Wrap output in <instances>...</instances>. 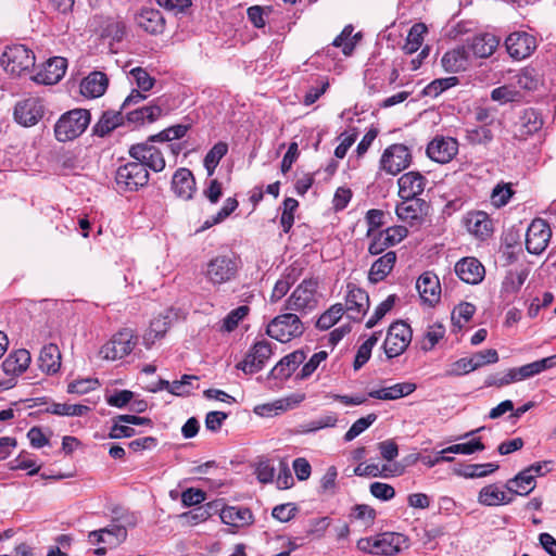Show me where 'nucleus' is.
Returning <instances> with one entry per match:
<instances>
[{
	"label": "nucleus",
	"instance_id": "412c9836",
	"mask_svg": "<svg viewBox=\"0 0 556 556\" xmlns=\"http://www.w3.org/2000/svg\"><path fill=\"white\" fill-rule=\"evenodd\" d=\"M91 544L104 543L109 546H118L127 539V529L124 526L113 525L94 530L88 534Z\"/></svg>",
	"mask_w": 556,
	"mask_h": 556
},
{
	"label": "nucleus",
	"instance_id": "09e8293b",
	"mask_svg": "<svg viewBox=\"0 0 556 556\" xmlns=\"http://www.w3.org/2000/svg\"><path fill=\"white\" fill-rule=\"evenodd\" d=\"M491 99L501 104H506L508 102L518 101L520 99V92L515 89L513 84L504 85L491 91Z\"/></svg>",
	"mask_w": 556,
	"mask_h": 556
},
{
	"label": "nucleus",
	"instance_id": "393cba45",
	"mask_svg": "<svg viewBox=\"0 0 556 556\" xmlns=\"http://www.w3.org/2000/svg\"><path fill=\"white\" fill-rule=\"evenodd\" d=\"M109 85L106 75L102 72H92L85 77L80 83V93L87 98H99L101 97Z\"/></svg>",
	"mask_w": 556,
	"mask_h": 556
},
{
	"label": "nucleus",
	"instance_id": "a878e982",
	"mask_svg": "<svg viewBox=\"0 0 556 556\" xmlns=\"http://www.w3.org/2000/svg\"><path fill=\"white\" fill-rule=\"evenodd\" d=\"M467 230L478 238L484 239L492 233V222L489 215L482 211L471 212L466 216Z\"/></svg>",
	"mask_w": 556,
	"mask_h": 556
},
{
	"label": "nucleus",
	"instance_id": "f8f14e48",
	"mask_svg": "<svg viewBox=\"0 0 556 556\" xmlns=\"http://www.w3.org/2000/svg\"><path fill=\"white\" fill-rule=\"evenodd\" d=\"M412 161L408 148L402 143H395L387 148L381 156V168L391 175H396L405 169Z\"/></svg>",
	"mask_w": 556,
	"mask_h": 556
},
{
	"label": "nucleus",
	"instance_id": "0eeeda50",
	"mask_svg": "<svg viewBox=\"0 0 556 556\" xmlns=\"http://www.w3.org/2000/svg\"><path fill=\"white\" fill-rule=\"evenodd\" d=\"M412 341L410 327L402 321L393 323L388 330L383 349L388 358H393L401 355L409 345Z\"/></svg>",
	"mask_w": 556,
	"mask_h": 556
},
{
	"label": "nucleus",
	"instance_id": "680f3d73",
	"mask_svg": "<svg viewBox=\"0 0 556 556\" xmlns=\"http://www.w3.org/2000/svg\"><path fill=\"white\" fill-rule=\"evenodd\" d=\"M498 469L497 464H475L466 466L463 475L466 478H482Z\"/></svg>",
	"mask_w": 556,
	"mask_h": 556
},
{
	"label": "nucleus",
	"instance_id": "f257e3e1",
	"mask_svg": "<svg viewBox=\"0 0 556 556\" xmlns=\"http://www.w3.org/2000/svg\"><path fill=\"white\" fill-rule=\"evenodd\" d=\"M90 123V113L85 109L71 110L58 119L54 126L55 138L60 142L71 141L80 136Z\"/></svg>",
	"mask_w": 556,
	"mask_h": 556
},
{
	"label": "nucleus",
	"instance_id": "2f4dec72",
	"mask_svg": "<svg viewBox=\"0 0 556 556\" xmlns=\"http://www.w3.org/2000/svg\"><path fill=\"white\" fill-rule=\"evenodd\" d=\"M396 262V254L393 251L387 252L374 262L369 269L368 279L370 282L377 283L382 281L393 269Z\"/></svg>",
	"mask_w": 556,
	"mask_h": 556
},
{
	"label": "nucleus",
	"instance_id": "6e6552de",
	"mask_svg": "<svg viewBox=\"0 0 556 556\" xmlns=\"http://www.w3.org/2000/svg\"><path fill=\"white\" fill-rule=\"evenodd\" d=\"M552 237L548 223L543 218H534L526 233V249L530 254L539 255L545 251Z\"/></svg>",
	"mask_w": 556,
	"mask_h": 556
},
{
	"label": "nucleus",
	"instance_id": "bf43d9fd",
	"mask_svg": "<svg viewBox=\"0 0 556 556\" xmlns=\"http://www.w3.org/2000/svg\"><path fill=\"white\" fill-rule=\"evenodd\" d=\"M396 296L394 294L389 295L383 302H381L375 309L374 315L367 320L366 328L370 329L375 327L384 316L391 311L395 303Z\"/></svg>",
	"mask_w": 556,
	"mask_h": 556
},
{
	"label": "nucleus",
	"instance_id": "a19ab883",
	"mask_svg": "<svg viewBox=\"0 0 556 556\" xmlns=\"http://www.w3.org/2000/svg\"><path fill=\"white\" fill-rule=\"evenodd\" d=\"M228 152V144L219 141L213 146V148L206 153L204 157V167L207 170V175L212 176L217 167L219 161Z\"/></svg>",
	"mask_w": 556,
	"mask_h": 556
},
{
	"label": "nucleus",
	"instance_id": "9d476101",
	"mask_svg": "<svg viewBox=\"0 0 556 556\" xmlns=\"http://www.w3.org/2000/svg\"><path fill=\"white\" fill-rule=\"evenodd\" d=\"M129 155L142 163L144 168H150L154 172H162L165 168V159L163 153L154 144L144 141L132 144L129 148Z\"/></svg>",
	"mask_w": 556,
	"mask_h": 556
},
{
	"label": "nucleus",
	"instance_id": "49530a36",
	"mask_svg": "<svg viewBox=\"0 0 556 556\" xmlns=\"http://www.w3.org/2000/svg\"><path fill=\"white\" fill-rule=\"evenodd\" d=\"M378 342V333H372L357 350L354 359V369L362 368L370 358L371 350Z\"/></svg>",
	"mask_w": 556,
	"mask_h": 556
},
{
	"label": "nucleus",
	"instance_id": "6e6d98bb",
	"mask_svg": "<svg viewBox=\"0 0 556 556\" xmlns=\"http://www.w3.org/2000/svg\"><path fill=\"white\" fill-rule=\"evenodd\" d=\"M338 422V416L334 413L327 414L302 426V433L315 432L324 428H332Z\"/></svg>",
	"mask_w": 556,
	"mask_h": 556
},
{
	"label": "nucleus",
	"instance_id": "79ce46f5",
	"mask_svg": "<svg viewBox=\"0 0 556 556\" xmlns=\"http://www.w3.org/2000/svg\"><path fill=\"white\" fill-rule=\"evenodd\" d=\"M163 111L159 105H148L127 113V119L132 123L148 121L150 123L156 121Z\"/></svg>",
	"mask_w": 556,
	"mask_h": 556
},
{
	"label": "nucleus",
	"instance_id": "5fc2aeb1",
	"mask_svg": "<svg viewBox=\"0 0 556 556\" xmlns=\"http://www.w3.org/2000/svg\"><path fill=\"white\" fill-rule=\"evenodd\" d=\"M476 312V306L468 302H463L458 304L452 312V321L454 326H457L459 329L463 327L465 323H468Z\"/></svg>",
	"mask_w": 556,
	"mask_h": 556
},
{
	"label": "nucleus",
	"instance_id": "338daca9",
	"mask_svg": "<svg viewBox=\"0 0 556 556\" xmlns=\"http://www.w3.org/2000/svg\"><path fill=\"white\" fill-rule=\"evenodd\" d=\"M130 75L135 78L138 88L141 91H149L153 88L155 79L142 67H135L130 71Z\"/></svg>",
	"mask_w": 556,
	"mask_h": 556
},
{
	"label": "nucleus",
	"instance_id": "39448f33",
	"mask_svg": "<svg viewBox=\"0 0 556 556\" xmlns=\"http://www.w3.org/2000/svg\"><path fill=\"white\" fill-rule=\"evenodd\" d=\"M149 181V172L138 161L129 162L117 168L115 182L121 191H137Z\"/></svg>",
	"mask_w": 556,
	"mask_h": 556
},
{
	"label": "nucleus",
	"instance_id": "ea45409f",
	"mask_svg": "<svg viewBox=\"0 0 556 556\" xmlns=\"http://www.w3.org/2000/svg\"><path fill=\"white\" fill-rule=\"evenodd\" d=\"M400 536L394 535L393 533H383L382 535L375 538L374 546L376 547L374 551V555H387L391 556L400 552V546L396 541H399Z\"/></svg>",
	"mask_w": 556,
	"mask_h": 556
},
{
	"label": "nucleus",
	"instance_id": "a211bd4d",
	"mask_svg": "<svg viewBox=\"0 0 556 556\" xmlns=\"http://www.w3.org/2000/svg\"><path fill=\"white\" fill-rule=\"evenodd\" d=\"M397 185L400 198L413 200L424 192L426 178L418 172H408L399 178Z\"/></svg>",
	"mask_w": 556,
	"mask_h": 556
},
{
	"label": "nucleus",
	"instance_id": "5701e85b",
	"mask_svg": "<svg viewBox=\"0 0 556 556\" xmlns=\"http://www.w3.org/2000/svg\"><path fill=\"white\" fill-rule=\"evenodd\" d=\"M509 55L516 60L528 58L536 48V37H505Z\"/></svg>",
	"mask_w": 556,
	"mask_h": 556
},
{
	"label": "nucleus",
	"instance_id": "b1692460",
	"mask_svg": "<svg viewBox=\"0 0 556 556\" xmlns=\"http://www.w3.org/2000/svg\"><path fill=\"white\" fill-rule=\"evenodd\" d=\"M89 31L98 35H118L125 33L123 21L111 16L96 15L88 23Z\"/></svg>",
	"mask_w": 556,
	"mask_h": 556
},
{
	"label": "nucleus",
	"instance_id": "f3484780",
	"mask_svg": "<svg viewBox=\"0 0 556 556\" xmlns=\"http://www.w3.org/2000/svg\"><path fill=\"white\" fill-rule=\"evenodd\" d=\"M416 288L419 292L421 301L425 304L434 306L437 303H439L441 298V286L435 274L426 271L420 275L417 279Z\"/></svg>",
	"mask_w": 556,
	"mask_h": 556
},
{
	"label": "nucleus",
	"instance_id": "4d7b16f0",
	"mask_svg": "<svg viewBox=\"0 0 556 556\" xmlns=\"http://www.w3.org/2000/svg\"><path fill=\"white\" fill-rule=\"evenodd\" d=\"M299 206V202L293 198H286L283 201V210L280 217V224L283 232H289L294 223V212Z\"/></svg>",
	"mask_w": 556,
	"mask_h": 556
},
{
	"label": "nucleus",
	"instance_id": "c85d7f7f",
	"mask_svg": "<svg viewBox=\"0 0 556 556\" xmlns=\"http://www.w3.org/2000/svg\"><path fill=\"white\" fill-rule=\"evenodd\" d=\"M30 361V353L25 349H21L9 354L1 366L7 375L18 376L28 368Z\"/></svg>",
	"mask_w": 556,
	"mask_h": 556
},
{
	"label": "nucleus",
	"instance_id": "c756f323",
	"mask_svg": "<svg viewBox=\"0 0 556 556\" xmlns=\"http://www.w3.org/2000/svg\"><path fill=\"white\" fill-rule=\"evenodd\" d=\"M39 368L49 375L55 374L61 367V352L58 345L50 343L45 345L38 358Z\"/></svg>",
	"mask_w": 556,
	"mask_h": 556
},
{
	"label": "nucleus",
	"instance_id": "e2e57ef3",
	"mask_svg": "<svg viewBox=\"0 0 556 556\" xmlns=\"http://www.w3.org/2000/svg\"><path fill=\"white\" fill-rule=\"evenodd\" d=\"M476 370L471 357H463L452 363L450 368L445 371L447 377H457L469 374Z\"/></svg>",
	"mask_w": 556,
	"mask_h": 556
},
{
	"label": "nucleus",
	"instance_id": "ddd939ff",
	"mask_svg": "<svg viewBox=\"0 0 556 556\" xmlns=\"http://www.w3.org/2000/svg\"><path fill=\"white\" fill-rule=\"evenodd\" d=\"M43 116V105L38 98H28L16 103L14 119L22 126L36 125Z\"/></svg>",
	"mask_w": 556,
	"mask_h": 556
},
{
	"label": "nucleus",
	"instance_id": "423d86ee",
	"mask_svg": "<svg viewBox=\"0 0 556 556\" xmlns=\"http://www.w3.org/2000/svg\"><path fill=\"white\" fill-rule=\"evenodd\" d=\"M317 279H304L287 299L285 308L287 311L305 312L314 309L317 304Z\"/></svg>",
	"mask_w": 556,
	"mask_h": 556
},
{
	"label": "nucleus",
	"instance_id": "20e7f679",
	"mask_svg": "<svg viewBox=\"0 0 556 556\" xmlns=\"http://www.w3.org/2000/svg\"><path fill=\"white\" fill-rule=\"evenodd\" d=\"M1 63L5 72L21 76L34 67L35 54L24 45H14L2 53Z\"/></svg>",
	"mask_w": 556,
	"mask_h": 556
},
{
	"label": "nucleus",
	"instance_id": "e433bc0d",
	"mask_svg": "<svg viewBox=\"0 0 556 556\" xmlns=\"http://www.w3.org/2000/svg\"><path fill=\"white\" fill-rule=\"evenodd\" d=\"M542 125L543 121L539 112L532 108L526 109L522 111L518 122L519 136L525 137L532 135L539 131Z\"/></svg>",
	"mask_w": 556,
	"mask_h": 556
},
{
	"label": "nucleus",
	"instance_id": "13d9d810",
	"mask_svg": "<svg viewBox=\"0 0 556 556\" xmlns=\"http://www.w3.org/2000/svg\"><path fill=\"white\" fill-rule=\"evenodd\" d=\"M458 84L456 76L439 78L431 81L425 89V93L430 97H438L446 89L454 87Z\"/></svg>",
	"mask_w": 556,
	"mask_h": 556
},
{
	"label": "nucleus",
	"instance_id": "052dcab7",
	"mask_svg": "<svg viewBox=\"0 0 556 556\" xmlns=\"http://www.w3.org/2000/svg\"><path fill=\"white\" fill-rule=\"evenodd\" d=\"M198 377L193 375H184L180 380L172 382L170 393L177 396L189 395L193 389V382L198 381Z\"/></svg>",
	"mask_w": 556,
	"mask_h": 556
},
{
	"label": "nucleus",
	"instance_id": "a18cd8bd",
	"mask_svg": "<svg viewBox=\"0 0 556 556\" xmlns=\"http://www.w3.org/2000/svg\"><path fill=\"white\" fill-rule=\"evenodd\" d=\"M445 328L440 323L430 325L425 333V338L421 342V350L425 352L431 351L435 344L444 337Z\"/></svg>",
	"mask_w": 556,
	"mask_h": 556
},
{
	"label": "nucleus",
	"instance_id": "cd10ccee",
	"mask_svg": "<svg viewBox=\"0 0 556 556\" xmlns=\"http://www.w3.org/2000/svg\"><path fill=\"white\" fill-rule=\"evenodd\" d=\"M219 517L224 523L236 528L249 526L253 522V515L247 507H223Z\"/></svg>",
	"mask_w": 556,
	"mask_h": 556
},
{
	"label": "nucleus",
	"instance_id": "c9c22d12",
	"mask_svg": "<svg viewBox=\"0 0 556 556\" xmlns=\"http://www.w3.org/2000/svg\"><path fill=\"white\" fill-rule=\"evenodd\" d=\"M498 37H471L466 50L478 58H488L497 48Z\"/></svg>",
	"mask_w": 556,
	"mask_h": 556
},
{
	"label": "nucleus",
	"instance_id": "3c124183",
	"mask_svg": "<svg viewBox=\"0 0 556 556\" xmlns=\"http://www.w3.org/2000/svg\"><path fill=\"white\" fill-rule=\"evenodd\" d=\"M485 448L484 444L481 442L479 438L472 439L469 442L466 443H458L453 444L444 450H442L439 454H446V453H453V454H464V455H470L479 451H483Z\"/></svg>",
	"mask_w": 556,
	"mask_h": 556
},
{
	"label": "nucleus",
	"instance_id": "f704fd0d",
	"mask_svg": "<svg viewBox=\"0 0 556 556\" xmlns=\"http://www.w3.org/2000/svg\"><path fill=\"white\" fill-rule=\"evenodd\" d=\"M478 502L484 506H497L511 503L513 497L507 496L496 484H489L480 490Z\"/></svg>",
	"mask_w": 556,
	"mask_h": 556
},
{
	"label": "nucleus",
	"instance_id": "603ef678",
	"mask_svg": "<svg viewBox=\"0 0 556 556\" xmlns=\"http://www.w3.org/2000/svg\"><path fill=\"white\" fill-rule=\"evenodd\" d=\"M218 504L215 502L207 503L204 506L197 507L190 511L184 513L181 518L187 519L191 523H198L200 521H205L208 519L213 511H216Z\"/></svg>",
	"mask_w": 556,
	"mask_h": 556
},
{
	"label": "nucleus",
	"instance_id": "de8ad7c7",
	"mask_svg": "<svg viewBox=\"0 0 556 556\" xmlns=\"http://www.w3.org/2000/svg\"><path fill=\"white\" fill-rule=\"evenodd\" d=\"M123 119L122 113H104L98 124L94 126V132L101 137L116 128Z\"/></svg>",
	"mask_w": 556,
	"mask_h": 556
},
{
	"label": "nucleus",
	"instance_id": "69168bd1",
	"mask_svg": "<svg viewBox=\"0 0 556 556\" xmlns=\"http://www.w3.org/2000/svg\"><path fill=\"white\" fill-rule=\"evenodd\" d=\"M249 313V307L245 305L232 309L224 319L223 328L230 332L235 330L240 320H242Z\"/></svg>",
	"mask_w": 556,
	"mask_h": 556
},
{
	"label": "nucleus",
	"instance_id": "72a5a7b5",
	"mask_svg": "<svg viewBox=\"0 0 556 556\" xmlns=\"http://www.w3.org/2000/svg\"><path fill=\"white\" fill-rule=\"evenodd\" d=\"M505 488L511 494L527 496L535 488L534 475L522 470L514 478L507 480Z\"/></svg>",
	"mask_w": 556,
	"mask_h": 556
},
{
	"label": "nucleus",
	"instance_id": "bb28decb",
	"mask_svg": "<svg viewBox=\"0 0 556 556\" xmlns=\"http://www.w3.org/2000/svg\"><path fill=\"white\" fill-rule=\"evenodd\" d=\"M137 24L149 35H160L164 31V18L157 10H142L137 16Z\"/></svg>",
	"mask_w": 556,
	"mask_h": 556
},
{
	"label": "nucleus",
	"instance_id": "774afa93",
	"mask_svg": "<svg viewBox=\"0 0 556 556\" xmlns=\"http://www.w3.org/2000/svg\"><path fill=\"white\" fill-rule=\"evenodd\" d=\"M328 354L326 351L315 353L307 363L304 364L301 371L298 375L299 379L308 378L319 366L321 362L327 358Z\"/></svg>",
	"mask_w": 556,
	"mask_h": 556
},
{
	"label": "nucleus",
	"instance_id": "8fccbe9b",
	"mask_svg": "<svg viewBox=\"0 0 556 556\" xmlns=\"http://www.w3.org/2000/svg\"><path fill=\"white\" fill-rule=\"evenodd\" d=\"M528 275L527 269L508 271L503 281V290L508 293H516L525 283Z\"/></svg>",
	"mask_w": 556,
	"mask_h": 556
},
{
	"label": "nucleus",
	"instance_id": "473e14b6",
	"mask_svg": "<svg viewBox=\"0 0 556 556\" xmlns=\"http://www.w3.org/2000/svg\"><path fill=\"white\" fill-rule=\"evenodd\" d=\"M468 51L465 47H462L447 51L443 55L441 62L446 72L459 73L466 71L468 66Z\"/></svg>",
	"mask_w": 556,
	"mask_h": 556
},
{
	"label": "nucleus",
	"instance_id": "9b49d317",
	"mask_svg": "<svg viewBox=\"0 0 556 556\" xmlns=\"http://www.w3.org/2000/svg\"><path fill=\"white\" fill-rule=\"evenodd\" d=\"M273 354V345L266 340L256 342L247 353L244 359L237 365L245 374L260 371Z\"/></svg>",
	"mask_w": 556,
	"mask_h": 556
},
{
	"label": "nucleus",
	"instance_id": "864d4df0",
	"mask_svg": "<svg viewBox=\"0 0 556 556\" xmlns=\"http://www.w3.org/2000/svg\"><path fill=\"white\" fill-rule=\"evenodd\" d=\"M377 420V415L371 413L365 417H362L353 422L350 429L344 434V441L350 442L354 440L356 437L362 434L366 429H368L375 421Z\"/></svg>",
	"mask_w": 556,
	"mask_h": 556
},
{
	"label": "nucleus",
	"instance_id": "dca6fc26",
	"mask_svg": "<svg viewBox=\"0 0 556 556\" xmlns=\"http://www.w3.org/2000/svg\"><path fill=\"white\" fill-rule=\"evenodd\" d=\"M458 278L468 285L480 283L485 276V268L476 257H463L455 264Z\"/></svg>",
	"mask_w": 556,
	"mask_h": 556
},
{
	"label": "nucleus",
	"instance_id": "0e129e2a",
	"mask_svg": "<svg viewBox=\"0 0 556 556\" xmlns=\"http://www.w3.org/2000/svg\"><path fill=\"white\" fill-rule=\"evenodd\" d=\"M290 407V404L287 400H278L274 403L257 405L254 408V413L256 415L263 417H270L278 412H285Z\"/></svg>",
	"mask_w": 556,
	"mask_h": 556
},
{
	"label": "nucleus",
	"instance_id": "6ab92c4d",
	"mask_svg": "<svg viewBox=\"0 0 556 556\" xmlns=\"http://www.w3.org/2000/svg\"><path fill=\"white\" fill-rule=\"evenodd\" d=\"M172 190L177 198L191 200L197 190L192 172L185 167L178 168L172 178Z\"/></svg>",
	"mask_w": 556,
	"mask_h": 556
},
{
	"label": "nucleus",
	"instance_id": "aec40b11",
	"mask_svg": "<svg viewBox=\"0 0 556 556\" xmlns=\"http://www.w3.org/2000/svg\"><path fill=\"white\" fill-rule=\"evenodd\" d=\"M66 67V59L62 56L51 58L46 62L43 70L40 71L34 79L39 84L54 85L63 78Z\"/></svg>",
	"mask_w": 556,
	"mask_h": 556
},
{
	"label": "nucleus",
	"instance_id": "4be33fe9",
	"mask_svg": "<svg viewBox=\"0 0 556 556\" xmlns=\"http://www.w3.org/2000/svg\"><path fill=\"white\" fill-rule=\"evenodd\" d=\"M306 356L303 351H294L282 357L276 366L270 370L269 377L274 379L286 380L296 370V368L305 361Z\"/></svg>",
	"mask_w": 556,
	"mask_h": 556
},
{
	"label": "nucleus",
	"instance_id": "58836bf2",
	"mask_svg": "<svg viewBox=\"0 0 556 556\" xmlns=\"http://www.w3.org/2000/svg\"><path fill=\"white\" fill-rule=\"evenodd\" d=\"M511 84L515 86V89L518 87L523 90L532 91L538 89L541 79L533 67H525L513 77Z\"/></svg>",
	"mask_w": 556,
	"mask_h": 556
},
{
	"label": "nucleus",
	"instance_id": "1a4fd4ad",
	"mask_svg": "<svg viewBox=\"0 0 556 556\" xmlns=\"http://www.w3.org/2000/svg\"><path fill=\"white\" fill-rule=\"evenodd\" d=\"M135 344L132 331L124 329L101 348L100 355L108 361L121 359L134 350Z\"/></svg>",
	"mask_w": 556,
	"mask_h": 556
},
{
	"label": "nucleus",
	"instance_id": "c03bdc74",
	"mask_svg": "<svg viewBox=\"0 0 556 556\" xmlns=\"http://www.w3.org/2000/svg\"><path fill=\"white\" fill-rule=\"evenodd\" d=\"M89 410L86 405L67 403H53L48 408V412L59 416H84Z\"/></svg>",
	"mask_w": 556,
	"mask_h": 556
},
{
	"label": "nucleus",
	"instance_id": "7c9ffc66",
	"mask_svg": "<svg viewBox=\"0 0 556 556\" xmlns=\"http://www.w3.org/2000/svg\"><path fill=\"white\" fill-rule=\"evenodd\" d=\"M416 390V384L412 382L395 383L391 387L369 391L368 396L372 399L389 401L397 400L409 395Z\"/></svg>",
	"mask_w": 556,
	"mask_h": 556
},
{
	"label": "nucleus",
	"instance_id": "4468645a",
	"mask_svg": "<svg viewBox=\"0 0 556 556\" xmlns=\"http://www.w3.org/2000/svg\"><path fill=\"white\" fill-rule=\"evenodd\" d=\"M369 308V296L368 293L355 287L352 283H348V293L345 296L344 312L348 313L349 318L361 321L362 317L366 314Z\"/></svg>",
	"mask_w": 556,
	"mask_h": 556
},
{
	"label": "nucleus",
	"instance_id": "f03ea898",
	"mask_svg": "<svg viewBox=\"0 0 556 556\" xmlns=\"http://www.w3.org/2000/svg\"><path fill=\"white\" fill-rule=\"evenodd\" d=\"M238 261L231 255H217L210 260L203 271L206 280L214 287L230 282L237 277Z\"/></svg>",
	"mask_w": 556,
	"mask_h": 556
},
{
	"label": "nucleus",
	"instance_id": "37998d69",
	"mask_svg": "<svg viewBox=\"0 0 556 556\" xmlns=\"http://www.w3.org/2000/svg\"><path fill=\"white\" fill-rule=\"evenodd\" d=\"M344 314V306L341 303L333 304L317 319L316 327L320 330L331 328Z\"/></svg>",
	"mask_w": 556,
	"mask_h": 556
},
{
	"label": "nucleus",
	"instance_id": "4c0bfd02",
	"mask_svg": "<svg viewBox=\"0 0 556 556\" xmlns=\"http://www.w3.org/2000/svg\"><path fill=\"white\" fill-rule=\"evenodd\" d=\"M422 205L424 202L416 198L413 200H403L396 205L395 213L401 220L412 224L414 220L420 218Z\"/></svg>",
	"mask_w": 556,
	"mask_h": 556
},
{
	"label": "nucleus",
	"instance_id": "7ed1b4c3",
	"mask_svg": "<svg viewBox=\"0 0 556 556\" xmlns=\"http://www.w3.org/2000/svg\"><path fill=\"white\" fill-rule=\"evenodd\" d=\"M304 331V326L298 315L285 313L275 317L267 326L266 333L279 341L289 342L293 338L300 337Z\"/></svg>",
	"mask_w": 556,
	"mask_h": 556
},
{
	"label": "nucleus",
	"instance_id": "2eb2a0df",
	"mask_svg": "<svg viewBox=\"0 0 556 556\" xmlns=\"http://www.w3.org/2000/svg\"><path fill=\"white\" fill-rule=\"evenodd\" d=\"M458 152V142L452 137H435L427 147V155L434 162L445 164Z\"/></svg>",
	"mask_w": 556,
	"mask_h": 556
}]
</instances>
